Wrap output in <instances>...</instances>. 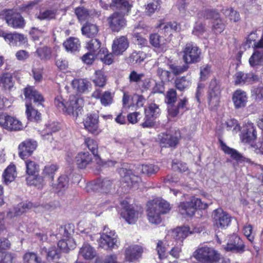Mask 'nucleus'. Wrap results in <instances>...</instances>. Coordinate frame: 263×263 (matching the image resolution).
<instances>
[{
	"instance_id": "7",
	"label": "nucleus",
	"mask_w": 263,
	"mask_h": 263,
	"mask_svg": "<svg viewBox=\"0 0 263 263\" xmlns=\"http://www.w3.org/2000/svg\"><path fill=\"white\" fill-rule=\"evenodd\" d=\"M212 217L214 227L221 230L227 228L230 226L232 218L229 214L221 208L214 210Z\"/></svg>"
},
{
	"instance_id": "28",
	"label": "nucleus",
	"mask_w": 263,
	"mask_h": 263,
	"mask_svg": "<svg viewBox=\"0 0 263 263\" xmlns=\"http://www.w3.org/2000/svg\"><path fill=\"white\" fill-rule=\"evenodd\" d=\"M81 31L82 33L86 36L94 37L99 32V27L96 24L87 22L83 25Z\"/></svg>"
},
{
	"instance_id": "59",
	"label": "nucleus",
	"mask_w": 263,
	"mask_h": 263,
	"mask_svg": "<svg viewBox=\"0 0 263 263\" xmlns=\"http://www.w3.org/2000/svg\"><path fill=\"white\" fill-rule=\"evenodd\" d=\"M47 182L42 176L37 175L31 179L30 184L38 189H42Z\"/></svg>"
},
{
	"instance_id": "49",
	"label": "nucleus",
	"mask_w": 263,
	"mask_h": 263,
	"mask_svg": "<svg viewBox=\"0 0 263 263\" xmlns=\"http://www.w3.org/2000/svg\"><path fill=\"white\" fill-rule=\"evenodd\" d=\"M219 15V13L214 10L206 9L200 11L198 13L199 18L204 19H211L213 21L215 18H217Z\"/></svg>"
},
{
	"instance_id": "53",
	"label": "nucleus",
	"mask_w": 263,
	"mask_h": 263,
	"mask_svg": "<svg viewBox=\"0 0 263 263\" xmlns=\"http://www.w3.org/2000/svg\"><path fill=\"white\" fill-rule=\"evenodd\" d=\"M171 72L175 75H179L186 71L189 68L187 64L177 65L175 64H171L168 65Z\"/></svg>"
},
{
	"instance_id": "46",
	"label": "nucleus",
	"mask_w": 263,
	"mask_h": 263,
	"mask_svg": "<svg viewBox=\"0 0 263 263\" xmlns=\"http://www.w3.org/2000/svg\"><path fill=\"white\" fill-rule=\"evenodd\" d=\"M95 78L93 80V82L95 85L100 87H103L106 83V77L104 73L101 70H96L95 72Z\"/></svg>"
},
{
	"instance_id": "10",
	"label": "nucleus",
	"mask_w": 263,
	"mask_h": 263,
	"mask_svg": "<svg viewBox=\"0 0 263 263\" xmlns=\"http://www.w3.org/2000/svg\"><path fill=\"white\" fill-rule=\"evenodd\" d=\"M126 13H122L121 11L112 13L107 18V22L110 29L114 32H119L126 25V20L124 15Z\"/></svg>"
},
{
	"instance_id": "32",
	"label": "nucleus",
	"mask_w": 263,
	"mask_h": 263,
	"mask_svg": "<svg viewBox=\"0 0 263 263\" xmlns=\"http://www.w3.org/2000/svg\"><path fill=\"white\" fill-rule=\"evenodd\" d=\"M84 143L96 158L97 161V163L100 164L101 160L98 154V144L97 142L90 138H85Z\"/></svg>"
},
{
	"instance_id": "11",
	"label": "nucleus",
	"mask_w": 263,
	"mask_h": 263,
	"mask_svg": "<svg viewBox=\"0 0 263 263\" xmlns=\"http://www.w3.org/2000/svg\"><path fill=\"white\" fill-rule=\"evenodd\" d=\"M5 20L8 26L15 29L23 28L25 25V21L21 14L11 10L5 12Z\"/></svg>"
},
{
	"instance_id": "25",
	"label": "nucleus",
	"mask_w": 263,
	"mask_h": 263,
	"mask_svg": "<svg viewBox=\"0 0 263 263\" xmlns=\"http://www.w3.org/2000/svg\"><path fill=\"white\" fill-rule=\"evenodd\" d=\"M59 169L58 165L55 164H47L43 170L42 175L45 180L51 183L54 179L55 173Z\"/></svg>"
},
{
	"instance_id": "62",
	"label": "nucleus",
	"mask_w": 263,
	"mask_h": 263,
	"mask_svg": "<svg viewBox=\"0 0 263 263\" xmlns=\"http://www.w3.org/2000/svg\"><path fill=\"white\" fill-rule=\"evenodd\" d=\"M15 256L11 253L0 252V263H12Z\"/></svg>"
},
{
	"instance_id": "40",
	"label": "nucleus",
	"mask_w": 263,
	"mask_h": 263,
	"mask_svg": "<svg viewBox=\"0 0 263 263\" xmlns=\"http://www.w3.org/2000/svg\"><path fill=\"white\" fill-rule=\"evenodd\" d=\"M220 144L222 149L224 151V152L228 155H230L233 159L236 161L243 160V156L237 151L229 147L221 140Z\"/></svg>"
},
{
	"instance_id": "51",
	"label": "nucleus",
	"mask_w": 263,
	"mask_h": 263,
	"mask_svg": "<svg viewBox=\"0 0 263 263\" xmlns=\"http://www.w3.org/2000/svg\"><path fill=\"white\" fill-rule=\"evenodd\" d=\"M159 170V167L157 165L153 164H144L141 167V172L142 173L148 176H151L157 173Z\"/></svg>"
},
{
	"instance_id": "2",
	"label": "nucleus",
	"mask_w": 263,
	"mask_h": 263,
	"mask_svg": "<svg viewBox=\"0 0 263 263\" xmlns=\"http://www.w3.org/2000/svg\"><path fill=\"white\" fill-rule=\"evenodd\" d=\"M54 104L60 110L76 118L82 114V100L76 96H71L67 102L61 96H57Z\"/></svg>"
},
{
	"instance_id": "18",
	"label": "nucleus",
	"mask_w": 263,
	"mask_h": 263,
	"mask_svg": "<svg viewBox=\"0 0 263 263\" xmlns=\"http://www.w3.org/2000/svg\"><path fill=\"white\" fill-rule=\"evenodd\" d=\"M149 43L158 52H164L168 48L166 40L158 33H153L149 35Z\"/></svg>"
},
{
	"instance_id": "39",
	"label": "nucleus",
	"mask_w": 263,
	"mask_h": 263,
	"mask_svg": "<svg viewBox=\"0 0 263 263\" xmlns=\"http://www.w3.org/2000/svg\"><path fill=\"white\" fill-rule=\"evenodd\" d=\"M112 6L123 13H128L131 8V5L126 0H112Z\"/></svg>"
},
{
	"instance_id": "57",
	"label": "nucleus",
	"mask_w": 263,
	"mask_h": 263,
	"mask_svg": "<svg viewBox=\"0 0 263 263\" xmlns=\"http://www.w3.org/2000/svg\"><path fill=\"white\" fill-rule=\"evenodd\" d=\"M160 111V109L157 104L151 103L148 108L145 109V114H147L148 116H150L156 119L159 116Z\"/></svg>"
},
{
	"instance_id": "52",
	"label": "nucleus",
	"mask_w": 263,
	"mask_h": 263,
	"mask_svg": "<svg viewBox=\"0 0 263 263\" xmlns=\"http://www.w3.org/2000/svg\"><path fill=\"white\" fill-rule=\"evenodd\" d=\"M101 45V42L97 39H91L88 42H87L86 45V48L89 50V51L94 53H97L99 51L101 48H100Z\"/></svg>"
},
{
	"instance_id": "1",
	"label": "nucleus",
	"mask_w": 263,
	"mask_h": 263,
	"mask_svg": "<svg viewBox=\"0 0 263 263\" xmlns=\"http://www.w3.org/2000/svg\"><path fill=\"white\" fill-rule=\"evenodd\" d=\"M147 215L149 221L155 224L162 221L161 215L168 213L171 210L170 203L161 198H156L147 203Z\"/></svg>"
},
{
	"instance_id": "33",
	"label": "nucleus",
	"mask_w": 263,
	"mask_h": 263,
	"mask_svg": "<svg viewBox=\"0 0 263 263\" xmlns=\"http://www.w3.org/2000/svg\"><path fill=\"white\" fill-rule=\"evenodd\" d=\"M41 253L46 255L49 261L59 259L61 257V251L56 247H51L47 250L45 248L42 249Z\"/></svg>"
},
{
	"instance_id": "55",
	"label": "nucleus",
	"mask_w": 263,
	"mask_h": 263,
	"mask_svg": "<svg viewBox=\"0 0 263 263\" xmlns=\"http://www.w3.org/2000/svg\"><path fill=\"white\" fill-rule=\"evenodd\" d=\"M36 53L37 56L42 60H49L51 58V49L47 46L38 48L36 51Z\"/></svg>"
},
{
	"instance_id": "58",
	"label": "nucleus",
	"mask_w": 263,
	"mask_h": 263,
	"mask_svg": "<svg viewBox=\"0 0 263 263\" xmlns=\"http://www.w3.org/2000/svg\"><path fill=\"white\" fill-rule=\"evenodd\" d=\"M26 173L29 175H33L39 170V165L34 161L27 160L26 162Z\"/></svg>"
},
{
	"instance_id": "45",
	"label": "nucleus",
	"mask_w": 263,
	"mask_h": 263,
	"mask_svg": "<svg viewBox=\"0 0 263 263\" xmlns=\"http://www.w3.org/2000/svg\"><path fill=\"white\" fill-rule=\"evenodd\" d=\"M0 85L5 89H11L13 87L12 76L8 73L2 74L0 77Z\"/></svg>"
},
{
	"instance_id": "21",
	"label": "nucleus",
	"mask_w": 263,
	"mask_h": 263,
	"mask_svg": "<svg viewBox=\"0 0 263 263\" xmlns=\"http://www.w3.org/2000/svg\"><path fill=\"white\" fill-rule=\"evenodd\" d=\"M232 101L236 108L245 107L248 102L246 92L240 89L236 90L233 95Z\"/></svg>"
},
{
	"instance_id": "37",
	"label": "nucleus",
	"mask_w": 263,
	"mask_h": 263,
	"mask_svg": "<svg viewBox=\"0 0 263 263\" xmlns=\"http://www.w3.org/2000/svg\"><path fill=\"white\" fill-rule=\"evenodd\" d=\"M51 185L58 192L65 191L69 185V179L66 175H61L58 178L57 183H51Z\"/></svg>"
},
{
	"instance_id": "50",
	"label": "nucleus",
	"mask_w": 263,
	"mask_h": 263,
	"mask_svg": "<svg viewBox=\"0 0 263 263\" xmlns=\"http://www.w3.org/2000/svg\"><path fill=\"white\" fill-rule=\"evenodd\" d=\"M174 83L176 88L180 91L184 90L190 84V81L184 76L176 78Z\"/></svg>"
},
{
	"instance_id": "6",
	"label": "nucleus",
	"mask_w": 263,
	"mask_h": 263,
	"mask_svg": "<svg viewBox=\"0 0 263 263\" xmlns=\"http://www.w3.org/2000/svg\"><path fill=\"white\" fill-rule=\"evenodd\" d=\"M220 85L216 79L211 80L208 91V101L211 109H215L219 106L220 98Z\"/></svg>"
},
{
	"instance_id": "9",
	"label": "nucleus",
	"mask_w": 263,
	"mask_h": 263,
	"mask_svg": "<svg viewBox=\"0 0 263 263\" xmlns=\"http://www.w3.org/2000/svg\"><path fill=\"white\" fill-rule=\"evenodd\" d=\"M99 246L105 250H111L117 246V235L115 231L105 226L99 240Z\"/></svg>"
},
{
	"instance_id": "47",
	"label": "nucleus",
	"mask_w": 263,
	"mask_h": 263,
	"mask_svg": "<svg viewBox=\"0 0 263 263\" xmlns=\"http://www.w3.org/2000/svg\"><path fill=\"white\" fill-rule=\"evenodd\" d=\"M146 58V54L142 51H133L129 57V62L132 64H140Z\"/></svg>"
},
{
	"instance_id": "60",
	"label": "nucleus",
	"mask_w": 263,
	"mask_h": 263,
	"mask_svg": "<svg viewBox=\"0 0 263 263\" xmlns=\"http://www.w3.org/2000/svg\"><path fill=\"white\" fill-rule=\"evenodd\" d=\"M56 15V11L54 10H46L43 12H40L37 16V18L40 20H51L54 18Z\"/></svg>"
},
{
	"instance_id": "41",
	"label": "nucleus",
	"mask_w": 263,
	"mask_h": 263,
	"mask_svg": "<svg viewBox=\"0 0 263 263\" xmlns=\"http://www.w3.org/2000/svg\"><path fill=\"white\" fill-rule=\"evenodd\" d=\"M74 13L81 23L90 17V11L84 7H78L74 9Z\"/></svg>"
},
{
	"instance_id": "15",
	"label": "nucleus",
	"mask_w": 263,
	"mask_h": 263,
	"mask_svg": "<svg viewBox=\"0 0 263 263\" xmlns=\"http://www.w3.org/2000/svg\"><path fill=\"white\" fill-rule=\"evenodd\" d=\"M37 147V143L31 139H27L18 146L19 156L23 159L29 157Z\"/></svg>"
},
{
	"instance_id": "17",
	"label": "nucleus",
	"mask_w": 263,
	"mask_h": 263,
	"mask_svg": "<svg viewBox=\"0 0 263 263\" xmlns=\"http://www.w3.org/2000/svg\"><path fill=\"white\" fill-rule=\"evenodd\" d=\"M99 116L97 114H90L87 115L84 121L85 128L90 133L93 135H98L99 129Z\"/></svg>"
},
{
	"instance_id": "38",
	"label": "nucleus",
	"mask_w": 263,
	"mask_h": 263,
	"mask_svg": "<svg viewBox=\"0 0 263 263\" xmlns=\"http://www.w3.org/2000/svg\"><path fill=\"white\" fill-rule=\"evenodd\" d=\"M96 55L98 59H100L101 61L105 64L110 65L113 62L114 59L112 53H108L106 48H101L100 49Z\"/></svg>"
},
{
	"instance_id": "4",
	"label": "nucleus",
	"mask_w": 263,
	"mask_h": 263,
	"mask_svg": "<svg viewBox=\"0 0 263 263\" xmlns=\"http://www.w3.org/2000/svg\"><path fill=\"white\" fill-rule=\"evenodd\" d=\"M193 255L197 261L201 263H214L219 258L216 251L207 246L199 248L194 251Z\"/></svg>"
},
{
	"instance_id": "14",
	"label": "nucleus",
	"mask_w": 263,
	"mask_h": 263,
	"mask_svg": "<svg viewBox=\"0 0 263 263\" xmlns=\"http://www.w3.org/2000/svg\"><path fill=\"white\" fill-rule=\"evenodd\" d=\"M24 94L25 97L26 102L29 103L32 100L37 106H42L44 100L42 95L34 87L27 86L24 89Z\"/></svg>"
},
{
	"instance_id": "36",
	"label": "nucleus",
	"mask_w": 263,
	"mask_h": 263,
	"mask_svg": "<svg viewBox=\"0 0 263 263\" xmlns=\"http://www.w3.org/2000/svg\"><path fill=\"white\" fill-rule=\"evenodd\" d=\"M26 113L29 120L38 121L41 120V114L32 107L31 104L26 102Z\"/></svg>"
},
{
	"instance_id": "19",
	"label": "nucleus",
	"mask_w": 263,
	"mask_h": 263,
	"mask_svg": "<svg viewBox=\"0 0 263 263\" xmlns=\"http://www.w3.org/2000/svg\"><path fill=\"white\" fill-rule=\"evenodd\" d=\"M129 42L125 36L116 37L112 45V53L117 55L122 54L128 47Z\"/></svg>"
},
{
	"instance_id": "63",
	"label": "nucleus",
	"mask_w": 263,
	"mask_h": 263,
	"mask_svg": "<svg viewBox=\"0 0 263 263\" xmlns=\"http://www.w3.org/2000/svg\"><path fill=\"white\" fill-rule=\"evenodd\" d=\"M160 0H157L147 4L146 8V12L149 15L154 13L155 11L159 8L160 5Z\"/></svg>"
},
{
	"instance_id": "20",
	"label": "nucleus",
	"mask_w": 263,
	"mask_h": 263,
	"mask_svg": "<svg viewBox=\"0 0 263 263\" xmlns=\"http://www.w3.org/2000/svg\"><path fill=\"white\" fill-rule=\"evenodd\" d=\"M158 139L160 141L161 146L165 147H175L179 142V138L177 136H174L166 133L159 134Z\"/></svg>"
},
{
	"instance_id": "5",
	"label": "nucleus",
	"mask_w": 263,
	"mask_h": 263,
	"mask_svg": "<svg viewBox=\"0 0 263 263\" xmlns=\"http://www.w3.org/2000/svg\"><path fill=\"white\" fill-rule=\"evenodd\" d=\"M208 206L206 203H203L200 199L193 197L189 201L181 202L178 208L182 215L193 216L198 209L204 210Z\"/></svg>"
},
{
	"instance_id": "35",
	"label": "nucleus",
	"mask_w": 263,
	"mask_h": 263,
	"mask_svg": "<svg viewBox=\"0 0 263 263\" xmlns=\"http://www.w3.org/2000/svg\"><path fill=\"white\" fill-rule=\"evenodd\" d=\"M123 218L129 224L134 223L138 218L139 213L130 206H128L124 213Z\"/></svg>"
},
{
	"instance_id": "12",
	"label": "nucleus",
	"mask_w": 263,
	"mask_h": 263,
	"mask_svg": "<svg viewBox=\"0 0 263 263\" xmlns=\"http://www.w3.org/2000/svg\"><path fill=\"white\" fill-rule=\"evenodd\" d=\"M0 125L9 130H17L22 128L21 122L6 114L0 115Z\"/></svg>"
},
{
	"instance_id": "16",
	"label": "nucleus",
	"mask_w": 263,
	"mask_h": 263,
	"mask_svg": "<svg viewBox=\"0 0 263 263\" xmlns=\"http://www.w3.org/2000/svg\"><path fill=\"white\" fill-rule=\"evenodd\" d=\"M245 249V245L241 238L236 234H233L229 236L225 249L227 251L234 252H243Z\"/></svg>"
},
{
	"instance_id": "22",
	"label": "nucleus",
	"mask_w": 263,
	"mask_h": 263,
	"mask_svg": "<svg viewBox=\"0 0 263 263\" xmlns=\"http://www.w3.org/2000/svg\"><path fill=\"white\" fill-rule=\"evenodd\" d=\"M92 97L96 99H100L101 103L104 106L110 105L113 102V96L109 91H104L102 94L100 89H97L92 94Z\"/></svg>"
},
{
	"instance_id": "61",
	"label": "nucleus",
	"mask_w": 263,
	"mask_h": 263,
	"mask_svg": "<svg viewBox=\"0 0 263 263\" xmlns=\"http://www.w3.org/2000/svg\"><path fill=\"white\" fill-rule=\"evenodd\" d=\"M24 263H39L40 260L37 255L33 252H27L23 257Z\"/></svg>"
},
{
	"instance_id": "24",
	"label": "nucleus",
	"mask_w": 263,
	"mask_h": 263,
	"mask_svg": "<svg viewBox=\"0 0 263 263\" xmlns=\"http://www.w3.org/2000/svg\"><path fill=\"white\" fill-rule=\"evenodd\" d=\"M76 163L78 168H85L92 161V156L88 152L79 153L75 158Z\"/></svg>"
},
{
	"instance_id": "31",
	"label": "nucleus",
	"mask_w": 263,
	"mask_h": 263,
	"mask_svg": "<svg viewBox=\"0 0 263 263\" xmlns=\"http://www.w3.org/2000/svg\"><path fill=\"white\" fill-rule=\"evenodd\" d=\"M58 249L60 251L68 253L71 249L76 247L75 241L73 239L69 238L68 239L62 238L58 243Z\"/></svg>"
},
{
	"instance_id": "34",
	"label": "nucleus",
	"mask_w": 263,
	"mask_h": 263,
	"mask_svg": "<svg viewBox=\"0 0 263 263\" xmlns=\"http://www.w3.org/2000/svg\"><path fill=\"white\" fill-rule=\"evenodd\" d=\"M16 176L15 166L14 164H10L6 168L3 174L4 182L5 184H8L13 181Z\"/></svg>"
},
{
	"instance_id": "13",
	"label": "nucleus",
	"mask_w": 263,
	"mask_h": 263,
	"mask_svg": "<svg viewBox=\"0 0 263 263\" xmlns=\"http://www.w3.org/2000/svg\"><path fill=\"white\" fill-rule=\"evenodd\" d=\"M241 141L244 143H250L257 139V132L254 124L248 122L243 127L240 135Z\"/></svg>"
},
{
	"instance_id": "48",
	"label": "nucleus",
	"mask_w": 263,
	"mask_h": 263,
	"mask_svg": "<svg viewBox=\"0 0 263 263\" xmlns=\"http://www.w3.org/2000/svg\"><path fill=\"white\" fill-rule=\"evenodd\" d=\"M221 11L226 17L229 18L231 21L237 22L240 20L239 13L234 10L232 8H223Z\"/></svg>"
},
{
	"instance_id": "42",
	"label": "nucleus",
	"mask_w": 263,
	"mask_h": 263,
	"mask_svg": "<svg viewBox=\"0 0 263 263\" xmlns=\"http://www.w3.org/2000/svg\"><path fill=\"white\" fill-rule=\"evenodd\" d=\"M66 50L71 52L77 51L80 47L79 40L74 37H70L63 43Z\"/></svg>"
},
{
	"instance_id": "29",
	"label": "nucleus",
	"mask_w": 263,
	"mask_h": 263,
	"mask_svg": "<svg viewBox=\"0 0 263 263\" xmlns=\"http://www.w3.org/2000/svg\"><path fill=\"white\" fill-rule=\"evenodd\" d=\"M191 233L188 227H178L172 231V236L177 241L182 242Z\"/></svg>"
},
{
	"instance_id": "3",
	"label": "nucleus",
	"mask_w": 263,
	"mask_h": 263,
	"mask_svg": "<svg viewBox=\"0 0 263 263\" xmlns=\"http://www.w3.org/2000/svg\"><path fill=\"white\" fill-rule=\"evenodd\" d=\"M177 101V92L173 89H170L166 93L165 102L168 104V115L173 118L176 117L180 112H183L187 109L188 100L186 98L179 99L177 105L174 104Z\"/></svg>"
},
{
	"instance_id": "8",
	"label": "nucleus",
	"mask_w": 263,
	"mask_h": 263,
	"mask_svg": "<svg viewBox=\"0 0 263 263\" xmlns=\"http://www.w3.org/2000/svg\"><path fill=\"white\" fill-rule=\"evenodd\" d=\"M182 52L183 60L186 64L196 63L201 60V52L200 49L192 43L186 44Z\"/></svg>"
},
{
	"instance_id": "44",
	"label": "nucleus",
	"mask_w": 263,
	"mask_h": 263,
	"mask_svg": "<svg viewBox=\"0 0 263 263\" xmlns=\"http://www.w3.org/2000/svg\"><path fill=\"white\" fill-rule=\"evenodd\" d=\"M249 62L252 67L261 65L263 62V50L255 51L250 58Z\"/></svg>"
},
{
	"instance_id": "54",
	"label": "nucleus",
	"mask_w": 263,
	"mask_h": 263,
	"mask_svg": "<svg viewBox=\"0 0 263 263\" xmlns=\"http://www.w3.org/2000/svg\"><path fill=\"white\" fill-rule=\"evenodd\" d=\"M73 230H70V225L61 226L59 229V233L57 234L58 238L68 239L70 238L71 233Z\"/></svg>"
},
{
	"instance_id": "64",
	"label": "nucleus",
	"mask_w": 263,
	"mask_h": 263,
	"mask_svg": "<svg viewBox=\"0 0 263 263\" xmlns=\"http://www.w3.org/2000/svg\"><path fill=\"white\" fill-rule=\"evenodd\" d=\"M155 118L154 117L147 116V114H145L144 118V122L141 124V126L143 128H152L155 125Z\"/></svg>"
},
{
	"instance_id": "43",
	"label": "nucleus",
	"mask_w": 263,
	"mask_h": 263,
	"mask_svg": "<svg viewBox=\"0 0 263 263\" xmlns=\"http://www.w3.org/2000/svg\"><path fill=\"white\" fill-rule=\"evenodd\" d=\"M212 30L215 34L221 33L225 29L226 23L220 17V15L212 21Z\"/></svg>"
},
{
	"instance_id": "27",
	"label": "nucleus",
	"mask_w": 263,
	"mask_h": 263,
	"mask_svg": "<svg viewBox=\"0 0 263 263\" xmlns=\"http://www.w3.org/2000/svg\"><path fill=\"white\" fill-rule=\"evenodd\" d=\"M96 254L95 249L88 243H84L79 252V255L86 260L93 259Z\"/></svg>"
},
{
	"instance_id": "56",
	"label": "nucleus",
	"mask_w": 263,
	"mask_h": 263,
	"mask_svg": "<svg viewBox=\"0 0 263 263\" xmlns=\"http://www.w3.org/2000/svg\"><path fill=\"white\" fill-rule=\"evenodd\" d=\"M112 185V181L107 179H104L102 180H99L96 183L101 192L107 193L110 191Z\"/></svg>"
},
{
	"instance_id": "30",
	"label": "nucleus",
	"mask_w": 263,
	"mask_h": 263,
	"mask_svg": "<svg viewBox=\"0 0 263 263\" xmlns=\"http://www.w3.org/2000/svg\"><path fill=\"white\" fill-rule=\"evenodd\" d=\"M71 84L73 88L80 93L85 92L91 86V83L85 79H74Z\"/></svg>"
},
{
	"instance_id": "23",
	"label": "nucleus",
	"mask_w": 263,
	"mask_h": 263,
	"mask_svg": "<svg viewBox=\"0 0 263 263\" xmlns=\"http://www.w3.org/2000/svg\"><path fill=\"white\" fill-rule=\"evenodd\" d=\"M122 171L124 174L121 180L122 185L129 189L133 187L138 182L139 177L134 175L131 171L123 169Z\"/></svg>"
},
{
	"instance_id": "26",
	"label": "nucleus",
	"mask_w": 263,
	"mask_h": 263,
	"mask_svg": "<svg viewBox=\"0 0 263 263\" xmlns=\"http://www.w3.org/2000/svg\"><path fill=\"white\" fill-rule=\"evenodd\" d=\"M143 251V248L139 246L129 247L125 250L126 258L129 261H133L141 256Z\"/></svg>"
}]
</instances>
